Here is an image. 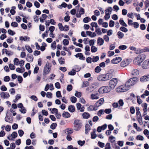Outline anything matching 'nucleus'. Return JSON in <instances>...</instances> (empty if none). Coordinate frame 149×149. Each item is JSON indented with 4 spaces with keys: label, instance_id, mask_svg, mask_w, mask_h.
<instances>
[{
    "label": "nucleus",
    "instance_id": "5",
    "mask_svg": "<svg viewBox=\"0 0 149 149\" xmlns=\"http://www.w3.org/2000/svg\"><path fill=\"white\" fill-rule=\"evenodd\" d=\"M118 80L116 78H113L110 80L109 83V86L110 88L113 89L117 85Z\"/></svg>",
    "mask_w": 149,
    "mask_h": 149
},
{
    "label": "nucleus",
    "instance_id": "43",
    "mask_svg": "<svg viewBox=\"0 0 149 149\" xmlns=\"http://www.w3.org/2000/svg\"><path fill=\"white\" fill-rule=\"evenodd\" d=\"M120 29L121 31L125 33L127 32L128 31L126 28L123 26H121Z\"/></svg>",
    "mask_w": 149,
    "mask_h": 149
},
{
    "label": "nucleus",
    "instance_id": "25",
    "mask_svg": "<svg viewBox=\"0 0 149 149\" xmlns=\"http://www.w3.org/2000/svg\"><path fill=\"white\" fill-rule=\"evenodd\" d=\"M117 35L118 38L119 39L122 38L124 36V33L120 31L118 32L117 33Z\"/></svg>",
    "mask_w": 149,
    "mask_h": 149
},
{
    "label": "nucleus",
    "instance_id": "16",
    "mask_svg": "<svg viewBox=\"0 0 149 149\" xmlns=\"http://www.w3.org/2000/svg\"><path fill=\"white\" fill-rule=\"evenodd\" d=\"M4 51H5L6 53V54H7L8 56L10 55H12L13 54V52L11 51H7V49H2V54H4Z\"/></svg>",
    "mask_w": 149,
    "mask_h": 149
},
{
    "label": "nucleus",
    "instance_id": "8",
    "mask_svg": "<svg viewBox=\"0 0 149 149\" xmlns=\"http://www.w3.org/2000/svg\"><path fill=\"white\" fill-rule=\"evenodd\" d=\"M50 70V69L49 68V64L47 63L44 68L43 75L44 76L46 75L49 73Z\"/></svg>",
    "mask_w": 149,
    "mask_h": 149
},
{
    "label": "nucleus",
    "instance_id": "54",
    "mask_svg": "<svg viewBox=\"0 0 149 149\" xmlns=\"http://www.w3.org/2000/svg\"><path fill=\"white\" fill-rule=\"evenodd\" d=\"M63 43L64 45H68L69 42L68 40L64 39L63 40Z\"/></svg>",
    "mask_w": 149,
    "mask_h": 149
},
{
    "label": "nucleus",
    "instance_id": "7",
    "mask_svg": "<svg viewBox=\"0 0 149 149\" xmlns=\"http://www.w3.org/2000/svg\"><path fill=\"white\" fill-rule=\"evenodd\" d=\"M145 58L146 56L144 55H143V56L139 55L135 58L134 61L137 62V63L138 64H140Z\"/></svg>",
    "mask_w": 149,
    "mask_h": 149
},
{
    "label": "nucleus",
    "instance_id": "21",
    "mask_svg": "<svg viewBox=\"0 0 149 149\" xmlns=\"http://www.w3.org/2000/svg\"><path fill=\"white\" fill-rule=\"evenodd\" d=\"M139 71L136 69L133 70L131 72L132 75L134 76L138 75H139Z\"/></svg>",
    "mask_w": 149,
    "mask_h": 149
},
{
    "label": "nucleus",
    "instance_id": "33",
    "mask_svg": "<svg viewBox=\"0 0 149 149\" xmlns=\"http://www.w3.org/2000/svg\"><path fill=\"white\" fill-rule=\"evenodd\" d=\"M97 48L95 46H92L91 49V51L92 52H95L97 51Z\"/></svg>",
    "mask_w": 149,
    "mask_h": 149
},
{
    "label": "nucleus",
    "instance_id": "44",
    "mask_svg": "<svg viewBox=\"0 0 149 149\" xmlns=\"http://www.w3.org/2000/svg\"><path fill=\"white\" fill-rule=\"evenodd\" d=\"M72 89V86L71 85H68L67 86V90L70 92V91Z\"/></svg>",
    "mask_w": 149,
    "mask_h": 149
},
{
    "label": "nucleus",
    "instance_id": "34",
    "mask_svg": "<svg viewBox=\"0 0 149 149\" xmlns=\"http://www.w3.org/2000/svg\"><path fill=\"white\" fill-rule=\"evenodd\" d=\"M58 26L59 29L61 31H64L65 30V27H63L62 23H59L58 24Z\"/></svg>",
    "mask_w": 149,
    "mask_h": 149
},
{
    "label": "nucleus",
    "instance_id": "39",
    "mask_svg": "<svg viewBox=\"0 0 149 149\" xmlns=\"http://www.w3.org/2000/svg\"><path fill=\"white\" fill-rule=\"evenodd\" d=\"M11 136L13 138L15 139L17 136V134L16 132H13L11 134Z\"/></svg>",
    "mask_w": 149,
    "mask_h": 149
},
{
    "label": "nucleus",
    "instance_id": "9",
    "mask_svg": "<svg viewBox=\"0 0 149 149\" xmlns=\"http://www.w3.org/2000/svg\"><path fill=\"white\" fill-rule=\"evenodd\" d=\"M121 58L120 57H118L113 58L111 61L112 63L113 64H117L121 61Z\"/></svg>",
    "mask_w": 149,
    "mask_h": 149
},
{
    "label": "nucleus",
    "instance_id": "15",
    "mask_svg": "<svg viewBox=\"0 0 149 149\" xmlns=\"http://www.w3.org/2000/svg\"><path fill=\"white\" fill-rule=\"evenodd\" d=\"M11 117V116L10 115H9L6 114L5 118V121L10 123H12L13 119L12 117L10 118Z\"/></svg>",
    "mask_w": 149,
    "mask_h": 149
},
{
    "label": "nucleus",
    "instance_id": "60",
    "mask_svg": "<svg viewBox=\"0 0 149 149\" xmlns=\"http://www.w3.org/2000/svg\"><path fill=\"white\" fill-rule=\"evenodd\" d=\"M18 133L19 136L21 137L24 134V131L22 130H19L18 131Z\"/></svg>",
    "mask_w": 149,
    "mask_h": 149
},
{
    "label": "nucleus",
    "instance_id": "3",
    "mask_svg": "<svg viewBox=\"0 0 149 149\" xmlns=\"http://www.w3.org/2000/svg\"><path fill=\"white\" fill-rule=\"evenodd\" d=\"M129 86L126 85V83L125 85L121 86L116 89V91L118 92H122L126 91L129 89Z\"/></svg>",
    "mask_w": 149,
    "mask_h": 149
},
{
    "label": "nucleus",
    "instance_id": "6",
    "mask_svg": "<svg viewBox=\"0 0 149 149\" xmlns=\"http://www.w3.org/2000/svg\"><path fill=\"white\" fill-rule=\"evenodd\" d=\"M138 80V79L137 77H133L128 80L126 82V85L129 86H130L135 84Z\"/></svg>",
    "mask_w": 149,
    "mask_h": 149
},
{
    "label": "nucleus",
    "instance_id": "51",
    "mask_svg": "<svg viewBox=\"0 0 149 149\" xmlns=\"http://www.w3.org/2000/svg\"><path fill=\"white\" fill-rule=\"evenodd\" d=\"M9 66L11 70H13L15 69V66L12 64H10L9 65Z\"/></svg>",
    "mask_w": 149,
    "mask_h": 149
},
{
    "label": "nucleus",
    "instance_id": "36",
    "mask_svg": "<svg viewBox=\"0 0 149 149\" xmlns=\"http://www.w3.org/2000/svg\"><path fill=\"white\" fill-rule=\"evenodd\" d=\"M91 98L93 100V99H97L99 98L98 96L96 95L92 94L91 96Z\"/></svg>",
    "mask_w": 149,
    "mask_h": 149
},
{
    "label": "nucleus",
    "instance_id": "13",
    "mask_svg": "<svg viewBox=\"0 0 149 149\" xmlns=\"http://www.w3.org/2000/svg\"><path fill=\"white\" fill-rule=\"evenodd\" d=\"M129 64L128 59H125L122 61L120 63V65L123 67H125Z\"/></svg>",
    "mask_w": 149,
    "mask_h": 149
},
{
    "label": "nucleus",
    "instance_id": "10",
    "mask_svg": "<svg viewBox=\"0 0 149 149\" xmlns=\"http://www.w3.org/2000/svg\"><path fill=\"white\" fill-rule=\"evenodd\" d=\"M142 67L144 69H147L149 68V61H145L142 65Z\"/></svg>",
    "mask_w": 149,
    "mask_h": 149
},
{
    "label": "nucleus",
    "instance_id": "24",
    "mask_svg": "<svg viewBox=\"0 0 149 149\" xmlns=\"http://www.w3.org/2000/svg\"><path fill=\"white\" fill-rule=\"evenodd\" d=\"M63 117L66 118H68L70 116V114L68 112H64L62 114Z\"/></svg>",
    "mask_w": 149,
    "mask_h": 149
},
{
    "label": "nucleus",
    "instance_id": "61",
    "mask_svg": "<svg viewBox=\"0 0 149 149\" xmlns=\"http://www.w3.org/2000/svg\"><path fill=\"white\" fill-rule=\"evenodd\" d=\"M79 13L81 15L84 14L85 13L84 9L83 8L81 7L79 10Z\"/></svg>",
    "mask_w": 149,
    "mask_h": 149
},
{
    "label": "nucleus",
    "instance_id": "38",
    "mask_svg": "<svg viewBox=\"0 0 149 149\" xmlns=\"http://www.w3.org/2000/svg\"><path fill=\"white\" fill-rule=\"evenodd\" d=\"M105 13V15L104 17V18L106 20H107L110 17V14L109 13Z\"/></svg>",
    "mask_w": 149,
    "mask_h": 149
},
{
    "label": "nucleus",
    "instance_id": "62",
    "mask_svg": "<svg viewBox=\"0 0 149 149\" xmlns=\"http://www.w3.org/2000/svg\"><path fill=\"white\" fill-rule=\"evenodd\" d=\"M35 6L37 8H39L40 7V4L37 1H35L34 3Z\"/></svg>",
    "mask_w": 149,
    "mask_h": 149
},
{
    "label": "nucleus",
    "instance_id": "53",
    "mask_svg": "<svg viewBox=\"0 0 149 149\" xmlns=\"http://www.w3.org/2000/svg\"><path fill=\"white\" fill-rule=\"evenodd\" d=\"M92 58L91 57H88L86 58V61L88 63H91L92 62Z\"/></svg>",
    "mask_w": 149,
    "mask_h": 149
},
{
    "label": "nucleus",
    "instance_id": "22",
    "mask_svg": "<svg viewBox=\"0 0 149 149\" xmlns=\"http://www.w3.org/2000/svg\"><path fill=\"white\" fill-rule=\"evenodd\" d=\"M82 117L84 118V119H88L90 116V115L89 113L87 112H84L82 115Z\"/></svg>",
    "mask_w": 149,
    "mask_h": 149
},
{
    "label": "nucleus",
    "instance_id": "20",
    "mask_svg": "<svg viewBox=\"0 0 149 149\" xmlns=\"http://www.w3.org/2000/svg\"><path fill=\"white\" fill-rule=\"evenodd\" d=\"M85 134H88L90 130H91V127L88 124H86L85 126Z\"/></svg>",
    "mask_w": 149,
    "mask_h": 149
},
{
    "label": "nucleus",
    "instance_id": "48",
    "mask_svg": "<svg viewBox=\"0 0 149 149\" xmlns=\"http://www.w3.org/2000/svg\"><path fill=\"white\" fill-rule=\"evenodd\" d=\"M85 141H81V140H79L77 141L78 144L81 146H83L85 143Z\"/></svg>",
    "mask_w": 149,
    "mask_h": 149
},
{
    "label": "nucleus",
    "instance_id": "32",
    "mask_svg": "<svg viewBox=\"0 0 149 149\" xmlns=\"http://www.w3.org/2000/svg\"><path fill=\"white\" fill-rule=\"evenodd\" d=\"M76 73V71L74 69H73L71 71L68 73V74L70 75H74Z\"/></svg>",
    "mask_w": 149,
    "mask_h": 149
},
{
    "label": "nucleus",
    "instance_id": "2",
    "mask_svg": "<svg viewBox=\"0 0 149 149\" xmlns=\"http://www.w3.org/2000/svg\"><path fill=\"white\" fill-rule=\"evenodd\" d=\"M73 124L74 130L76 131L79 130L82 126V121L78 119L75 120Z\"/></svg>",
    "mask_w": 149,
    "mask_h": 149
},
{
    "label": "nucleus",
    "instance_id": "35",
    "mask_svg": "<svg viewBox=\"0 0 149 149\" xmlns=\"http://www.w3.org/2000/svg\"><path fill=\"white\" fill-rule=\"evenodd\" d=\"M101 69L99 66H97L95 69V71L96 73H99L101 71Z\"/></svg>",
    "mask_w": 149,
    "mask_h": 149
},
{
    "label": "nucleus",
    "instance_id": "57",
    "mask_svg": "<svg viewBox=\"0 0 149 149\" xmlns=\"http://www.w3.org/2000/svg\"><path fill=\"white\" fill-rule=\"evenodd\" d=\"M13 39L11 37L8 38L7 39L6 41L8 43H12L13 42Z\"/></svg>",
    "mask_w": 149,
    "mask_h": 149
},
{
    "label": "nucleus",
    "instance_id": "4",
    "mask_svg": "<svg viewBox=\"0 0 149 149\" xmlns=\"http://www.w3.org/2000/svg\"><path fill=\"white\" fill-rule=\"evenodd\" d=\"M110 88L108 86H104L100 88L98 90V92L100 93L103 94L107 93L110 91Z\"/></svg>",
    "mask_w": 149,
    "mask_h": 149
},
{
    "label": "nucleus",
    "instance_id": "37",
    "mask_svg": "<svg viewBox=\"0 0 149 149\" xmlns=\"http://www.w3.org/2000/svg\"><path fill=\"white\" fill-rule=\"evenodd\" d=\"M51 47L53 49H55L56 48V42L54 41L51 44Z\"/></svg>",
    "mask_w": 149,
    "mask_h": 149
},
{
    "label": "nucleus",
    "instance_id": "50",
    "mask_svg": "<svg viewBox=\"0 0 149 149\" xmlns=\"http://www.w3.org/2000/svg\"><path fill=\"white\" fill-rule=\"evenodd\" d=\"M95 32L98 35H101L102 34V32H101L100 29L98 28L96 29Z\"/></svg>",
    "mask_w": 149,
    "mask_h": 149
},
{
    "label": "nucleus",
    "instance_id": "42",
    "mask_svg": "<svg viewBox=\"0 0 149 149\" xmlns=\"http://www.w3.org/2000/svg\"><path fill=\"white\" fill-rule=\"evenodd\" d=\"M57 124L56 123H53L50 125V127L52 130L55 129L56 127Z\"/></svg>",
    "mask_w": 149,
    "mask_h": 149
},
{
    "label": "nucleus",
    "instance_id": "63",
    "mask_svg": "<svg viewBox=\"0 0 149 149\" xmlns=\"http://www.w3.org/2000/svg\"><path fill=\"white\" fill-rule=\"evenodd\" d=\"M103 38L106 42H108L109 41V38L107 35H105L103 37Z\"/></svg>",
    "mask_w": 149,
    "mask_h": 149
},
{
    "label": "nucleus",
    "instance_id": "59",
    "mask_svg": "<svg viewBox=\"0 0 149 149\" xmlns=\"http://www.w3.org/2000/svg\"><path fill=\"white\" fill-rule=\"evenodd\" d=\"M138 120L139 123L140 125H142L143 123L142 118L141 116L139 117L138 118Z\"/></svg>",
    "mask_w": 149,
    "mask_h": 149
},
{
    "label": "nucleus",
    "instance_id": "52",
    "mask_svg": "<svg viewBox=\"0 0 149 149\" xmlns=\"http://www.w3.org/2000/svg\"><path fill=\"white\" fill-rule=\"evenodd\" d=\"M75 95L78 97H80L81 96V93L80 92L76 91L75 94Z\"/></svg>",
    "mask_w": 149,
    "mask_h": 149
},
{
    "label": "nucleus",
    "instance_id": "19",
    "mask_svg": "<svg viewBox=\"0 0 149 149\" xmlns=\"http://www.w3.org/2000/svg\"><path fill=\"white\" fill-rule=\"evenodd\" d=\"M75 56L76 58L79 57V59L80 60H84L85 59V57L83 56L81 53H79L75 55Z\"/></svg>",
    "mask_w": 149,
    "mask_h": 149
},
{
    "label": "nucleus",
    "instance_id": "64",
    "mask_svg": "<svg viewBox=\"0 0 149 149\" xmlns=\"http://www.w3.org/2000/svg\"><path fill=\"white\" fill-rule=\"evenodd\" d=\"M111 146L110 143H107L106 145L105 149H110Z\"/></svg>",
    "mask_w": 149,
    "mask_h": 149
},
{
    "label": "nucleus",
    "instance_id": "31",
    "mask_svg": "<svg viewBox=\"0 0 149 149\" xmlns=\"http://www.w3.org/2000/svg\"><path fill=\"white\" fill-rule=\"evenodd\" d=\"M92 61L93 62H97L99 60V57L98 56H94L92 58Z\"/></svg>",
    "mask_w": 149,
    "mask_h": 149
},
{
    "label": "nucleus",
    "instance_id": "27",
    "mask_svg": "<svg viewBox=\"0 0 149 149\" xmlns=\"http://www.w3.org/2000/svg\"><path fill=\"white\" fill-rule=\"evenodd\" d=\"M119 22L120 24L122 26L126 27H127V26L125 23L123 19H120L119 20Z\"/></svg>",
    "mask_w": 149,
    "mask_h": 149
},
{
    "label": "nucleus",
    "instance_id": "29",
    "mask_svg": "<svg viewBox=\"0 0 149 149\" xmlns=\"http://www.w3.org/2000/svg\"><path fill=\"white\" fill-rule=\"evenodd\" d=\"M91 20V19L88 17H86L83 19V22L85 23H88Z\"/></svg>",
    "mask_w": 149,
    "mask_h": 149
},
{
    "label": "nucleus",
    "instance_id": "56",
    "mask_svg": "<svg viewBox=\"0 0 149 149\" xmlns=\"http://www.w3.org/2000/svg\"><path fill=\"white\" fill-rule=\"evenodd\" d=\"M136 139L137 140L143 141V140L144 138L142 136L139 135L136 136Z\"/></svg>",
    "mask_w": 149,
    "mask_h": 149
},
{
    "label": "nucleus",
    "instance_id": "49",
    "mask_svg": "<svg viewBox=\"0 0 149 149\" xmlns=\"http://www.w3.org/2000/svg\"><path fill=\"white\" fill-rule=\"evenodd\" d=\"M19 60L17 58H15L14 59V62L15 65H19Z\"/></svg>",
    "mask_w": 149,
    "mask_h": 149
},
{
    "label": "nucleus",
    "instance_id": "55",
    "mask_svg": "<svg viewBox=\"0 0 149 149\" xmlns=\"http://www.w3.org/2000/svg\"><path fill=\"white\" fill-rule=\"evenodd\" d=\"M114 21L111 20H110L109 23V25L110 27H113L114 26Z\"/></svg>",
    "mask_w": 149,
    "mask_h": 149
},
{
    "label": "nucleus",
    "instance_id": "11",
    "mask_svg": "<svg viewBox=\"0 0 149 149\" xmlns=\"http://www.w3.org/2000/svg\"><path fill=\"white\" fill-rule=\"evenodd\" d=\"M104 101V98H100L98 101H97L95 104V106L96 107H98L102 104Z\"/></svg>",
    "mask_w": 149,
    "mask_h": 149
},
{
    "label": "nucleus",
    "instance_id": "23",
    "mask_svg": "<svg viewBox=\"0 0 149 149\" xmlns=\"http://www.w3.org/2000/svg\"><path fill=\"white\" fill-rule=\"evenodd\" d=\"M68 110L71 112H73L75 111V107L73 105H70L68 107Z\"/></svg>",
    "mask_w": 149,
    "mask_h": 149
},
{
    "label": "nucleus",
    "instance_id": "18",
    "mask_svg": "<svg viewBox=\"0 0 149 149\" xmlns=\"http://www.w3.org/2000/svg\"><path fill=\"white\" fill-rule=\"evenodd\" d=\"M104 43V40L101 38L99 37L97 40V44L100 46L103 45Z\"/></svg>",
    "mask_w": 149,
    "mask_h": 149
},
{
    "label": "nucleus",
    "instance_id": "58",
    "mask_svg": "<svg viewBox=\"0 0 149 149\" xmlns=\"http://www.w3.org/2000/svg\"><path fill=\"white\" fill-rule=\"evenodd\" d=\"M143 49H138L137 50L136 54H139L141 53H143Z\"/></svg>",
    "mask_w": 149,
    "mask_h": 149
},
{
    "label": "nucleus",
    "instance_id": "46",
    "mask_svg": "<svg viewBox=\"0 0 149 149\" xmlns=\"http://www.w3.org/2000/svg\"><path fill=\"white\" fill-rule=\"evenodd\" d=\"M89 83L88 81H86L84 82L82 86V87H85L88 86L89 85Z\"/></svg>",
    "mask_w": 149,
    "mask_h": 149
},
{
    "label": "nucleus",
    "instance_id": "41",
    "mask_svg": "<svg viewBox=\"0 0 149 149\" xmlns=\"http://www.w3.org/2000/svg\"><path fill=\"white\" fill-rule=\"evenodd\" d=\"M58 61L61 64H64L65 63V59L62 57L58 59Z\"/></svg>",
    "mask_w": 149,
    "mask_h": 149
},
{
    "label": "nucleus",
    "instance_id": "17",
    "mask_svg": "<svg viewBox=\"0 0 149 149\" xmlns=\"http://www.w3.org/2000/svg\"><path fill=\"white\" fill-rule=\"evenodd\" d=\"M26 59L28 62H31L33 61V57L32 55L29 54H28V57L26 58Z\"/></svg>",
    "mask_w": 149,
    "mask_h": 149
},
{
    "label": "nucleus",
    "instance_id": "40",
    "mask_svg": "<svg viewBox=\"0 0 149 149\" xmlns=\"http://www.w3.org/2000/svg\"><path fill=\"white\" fill-rule=\"evenodd\" d=\"M127 48V46L125 45H121L119 46L118 48L122 50H124L126 49Z\"/></svg>",
    "mask_w": 149,
    "mask_h": 149
},
{
    "label": "nucleus",
    "instance_id": "12",
    "mask_svg": "<svg viewBox=\"0 0 149 149\" xmlns=\"http://www.w3.org/2000/svg\"><path fill=\"white\" fill-rule=\"evenodd\" d=\"M0 95L1 98L4 99L8 98L10 96L9 93L7 92H1Z\"/></svg>",
    "mask_w": 149,
    "mask_h": 149
},
{
    "label": "nucleus",
    "instance_id": "30",
    "mask_svg": "<svg viewBox=\"0 0 149 149\" xmlns=\"http://www.w3.org/2000/svg\"><path fill=\"white\" fill-rule=\"evenodd\" d=\"M91 138L94 139L97 137V135L95 133V132L94 131L91 133Z\"/></svg>",
    "mask_w": 149,
    "mask_h": 149
},
{
    "label": "nucleus",
    "instance_id": "45",
    "mask_svg": "<svg viewBox=\"0 0 149 149\" xmlns=\"http://www.w3.org/2000/svg\"><path fill=\"white\" fill-rule=\"evenodd\" d=\"M70 100L72 103H75L77 101V98L75 97L72 96L71 97Z\"/></svg>",
    "mask_w": 149,
    "mask_h": 149
},
{
    "label": "nucleus",
    "instance_id": "26",
    "mask_svg": "<svg viewBox=\"0 0 149 149\" xmlns=\"http://www.w3.org/2000/svg\"><path fill=\"white\" fill-rule=\"evenodd\" d=\"M87 109L88 111H93V110H96L97 109L94 107L93 105H90L89 107L87 108Z\"/></svg>",
    "mask_w": 149,
    "mask_h": 149
},
{
    "label": "nucleus",
    "instance_id": "28",
    "mask_svg": "<svg viewBox=\"0 0 149 149\" xmlns=\"http://www.w3.org/2000/svg\"><path fill=\"white\" fill-rule=\"evenodd\" d=\"M25 48L27 50L28 52L30 53L32 52L33 50L31 48L29 45H26Z\"/></svg>",
    "mask_w": 149,
    "mask_h": 149
},
{
    "label": "nucleus",
    "instance_id": "47",
    "mask_svg": "<svg viewBox=\"0 0 149 149\" xmlns=\"http://www.w3.org/2000/svg\"><path fill=\"white\" fill-rule=\"evenodd\" d=\"M8 33L11 36H13L15 34V32L10 29H8Z\"/></svg>",
    "mask_w": 149,
    "mask_h": 149
},
{
    "label": "nucleus",
    "instance_id": "14",
    "mask_svg": "<svg viewBox=\"0 0 149 149\" xmlns=\"http://www.w3.org/2000/svg\"><path fill=\"white\" fill-rule=\"evenodd\" d=\"M149 79V74H147L142 77L140 79L141 82H144L148 81Z\"/></svg>",
    "mask_w": 149,
    "mask_h": 149
},
{
    "label": "nucleus",
    "instance_id": "1",
    "mask_svg": "<svg viewBox=\"0 0 149 149\" xmlns=\"http://www.w3.org/2000/svg\"><path fill=\"white\" fill-rule=\"evenodd\" d=\"M113 76V75L111 73H107L104 74L100 75L97 77V79L100 81H106L109 80Z\"/></svg>",
    "mask_w": 149,
    "mask_h": 149
}]
</instances>
